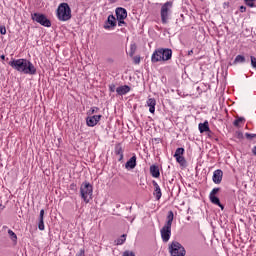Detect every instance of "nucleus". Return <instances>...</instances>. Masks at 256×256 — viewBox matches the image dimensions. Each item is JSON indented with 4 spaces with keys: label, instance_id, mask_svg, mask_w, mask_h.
Returning <instances> with one entry per match:
<instances>
[{
    "label": "nucleus",
    "instance_id": "obj_1",
    "mask_svg": "<svg viewBox=\"0 0 256 256\" xmlns=\"http://www.w3.org/2000/svg\"><path fill=\"white\" fill-rule=\"evenodd\" d=\"M10 67L18 71V73H23L24 75H35L37 73V68L27 59H13L9 62Z\"/></svg>",
    "mask_w": 256,
    "mask_h": 256
},
{
    "label": "nucleus",
    "instance_id": "obj_2",
    "mask_svg": "<svg viewBox=\"0 0 256 256\" xmlns=\"http://www.w3.org/2000/svg\"><path fill=\"white\" fill-rule=\"evenodd\" d=\"M173 55L171 49L156 50L151 57L152 63H159V61H169Z\"/></svg>",
    "mask_w": 256,
    "mask_h": 256
},
{
    "label": "nucleus",
    "instance_id": "obj_3",
    "mask_svg": "<svg viewBox=\"0 0 256 256\" xmlns=\"http://www.w3.org/2000/svg\"><path fill=\"white\" fill-rule=\"evenodd\" d=\"M57 17L59 21H69L71 19V7L67 3H61L57 9Z\"/></svg>",
    "mask_w": 256,
    "mask_h": 256
},
{
    "label": "nucleus",
    "instance_id": "obj_4",
    "mask_svg": "<svg viewBox=\"0 0 256 256\" xmlns=\"http://www.w3.org/2000/svg\"><path fill=\"white\" fill-rule=\"evenodd\" d=\"M171 9H173V2L168 1L162 4L161 10H160V17L163 25H167V23H169V17L171 16Z\"/></svg>",
    "mask_w": 256,
    "mask_h": 256
},
{
    "label": "nucleus",
    "instance_id": "obj_5",
    "mask_svg": "<svg viewBox=\"0 0 256 256\" xmlns=\"http://www.w3.org/2000/svg\"><path fill=\"white\" fill-rule=\"evenodd\" d=\"M80 194L85 203H89L93 197V186L89 182H83L80 187Z\"/></svg>",
    "mask_w": 256,
    "mask_h": 256
},
{
    "label": "nucleus",
    "instance_id": "obj_6",
    "mask_svg": "<svg viewBox=\"0 0 256 256\" xmlns=\"http://www.w3.org/2000/svg\"><path fill=\"white\" fill-rule=\"evenodd\" d=\"M168 250H169V253L171 256H185L186 255L185 247H183V245H181V243H179L177 241H173L169 245Z\"/></svg>",
    "mask_w": 256,
    "mask_h": 256
},
{
    "label": "nucleus",
    "instance_id": "obj_7",
    "mask_svg": "<svg viewBox=\"0 0 256 256\" xmlns=\"http://www.w3.org/2000/svg\"><path fill=\"white\" fill-rule=\"evenodd\" d=\"M32 19L33 21H36V23L43 25V27H51V21H49V19H47V17L41 13L32 14Z\"/></svg>",
    "mask_w": 256,
    "mask_h": 256
},
{
    "label": "nucleus",
    "instance_id": "obj_8",
    "mask_svg": "<svg viewBox=\"0 0 256 256\" xmlns=\"http://www.w3.org/2000/svg\"><path fill=\"white\" fill-rule=\"evenodd\" d=\"M116 17L118 21V26L123 27V25H125V19H127V10L125 8H117Z\"/></svg>",
    "mask_w": 256,
    "mask_h": 256
},
{
    "label": "nucleus",
    "instance_id": "obj_9",
    "mask_svg": "<svg viewBox=\"0 0 256 256\" xmlns=\"http://www.w3.org/2000/svg\"><path fill=\"white\" fill-rule=\"evenodd\" d=\"M218 193H219V188H214L210 192L209 199H210L211 203H213L214 205H218V207H221V209H223V205H221L219 198L217 196H215Z\"/></svg>",
    "mask_w": 256,
    "mask_h": 256
},
{
    "label": "nucleus",
    "instance_id": "obj_10",
    "mask_svg": "<svg viewBox=\"0 0 256 256\" xmlns=\"http://www.w3.org/2000/svg\"><path fill=\"white\" fill-rule=\"evenodd\" d=\"M161 237L164 243H167L171 239V226H163L160 230Z\"/></svg>",
    "mask_w": 256,
    "mask_h": 256
},
{
    "label": "nucleus",
    "instance_id": "obj_11",
    "mask_svg": "<svg viewBox=\"0 0 256 256\" xmlns=\"http://www.w3.org/2000/svg\"><path fill=\"white\" fill-rule=\"evenodd\" d=\"M99 121H101V115H94L86 118V124L88 127H95Z\"/></svg>",
    "mask_w": 256,
    "mask_h": 256
},
{
    "label": "nucleus",
    "instance_id": "obj_12",
    "mask_svg": "<svg viewBox=\"0 0 256 256\" xmlns=\"http://www.w3.org/2000/svg\"><path fill=\"white\" fill-rule=\"evenodd\" d=\"M115 25H117V20L115 19V16L109 15L104 25V29H113Z\"/></svg>",
    "mask_w": 256,
    "mask_h": 256
},
{
    "label": "nucleus",
    "instance_id": "obj_13",
    "mask_svg": "<svg viewBox=\"0 0 256 256\" xmlns=\"http://www.w3.org/2000/svg\"><path fill=\"white\" fill-rule=\"evenodd\" d=\"M213 182L216 183V185H219L221 181H223V171L222 170H215L213 173Z\"/></svg>",
    "mask_w": 256,
    "mask_h": 256
},
{
    "label": "nucleus",
    "instance_id": "obj_14",
    "mask_svg": "<svg viewBox=\"0 0 256 256\" xmlns=\"http://www.w3.org/2000/svg\"><path fill=\"white\" fill-rule=\"evenodd\" d=\"M126 169H135L137 167V156H132L125 164Z\"/></svg>",
    "mask_w": 256,
    "mask_h": 256
},
{
    "label": "nucleus",
    "instance_id": "obj_15",
    "mask_svg": "<svg viewBox=\"0 0 256 256\" xmlns=\"http://www.w3.org/2000/svg\"><path fill=\"white\" fill-rule=\"evenodd\" d=\"M153 186H154V197H156L157 201H159V199H161L162 197V193H161V187H159V184L155 181H153Z\"/></svg>",
    "mask_w": 256,
    "mask_h": 256
},
{
    "label": "nucleus",
    "instance_id": "obj_16",
    "mask_svg": "<svg viewBox=\"0 0 256 256\" xmlns=\"http://www.w3.org/2000/svg\"><path fill=\"white\" fill-rule=\"evenodd\" d=\"M150 174L155 179H159V177H161V172H159V166L157 165L150 166Z\"/></svg>",
    "mask_w": 256,
    "mask_h": 256
},
{
    "label": "nucleus",
    "instance_id": "obj_17",
    "mask_svg": "<svg viewBox=\"0 0 256 256\" xmlns=\"http://www.w3.org/2000/svg\"><path fill=\"white\" fill-rule=\"evenodd\" d=\"M130 91H131V88L127 85L116 88V93L118 95H127V93H129Z\"/></svg>",
    "mask_w": 256,
    "mask_h": 256
},
{
    "label": "nucleus",
    "instance_id": "obj_18",
    "mask_svg": "<svg viewBox=\"0 0 256 256\" xmlns=\"http://www.w3.org/2000/svg\"><path fill=\"white\" fill-rule=\"evenodd\" d=\"M198 129H199L200 133H209V131H211V129L209 128L208 121H205L204 123H200L198 125Z\"/></svg>",
    "mask_w": 256,
    "mask_h": 256
},
{
    "label": "nucleus",
    "instance_id": "obj_19",
    "mask_svg": "<svg viewBox=\"0 0 256 256\" xmlns=\"http://www.w3.org/2000/svg\"><path fill=\"white\" fill-rule=\"evenodd\" d=\"M146 103L150 113H155V105H157V101L154 98H149Z\"/></svg>",
    "mask_w": 256,
    "mask_h": 256
},
{
    "label": "nucleus",
    "instance_id": "obj_20",
    "mask_svg": "<svg viewBox=\"0 0 256 256\" xmlns=\"http://www.w3.org/2000/svg\"><path fill=\"white\" fill-rule=\"evenodd\" d=\"M43 217H45V210L40 211V220L38 223V229L40 231H45V223L43 222Z\"/></svg>",
    "mask_w": 256,
    "mask_h": 256
},
{
    "label": "nucleus",
    "instance_id": "obj_21",
    "mask_svg": "<svg viewBox=\"0 0 256 256\" xmlns=\"http://www.w3.org/2000/svg\"><path fill=\"white\" fill-rule=\"evenodd\" d=\"M173 219H174L173 211H169L167 216V222L164 226L171 227V225H173Z\"/></svg>",
    "mask_w": 256,
    "mask_h": 256
},
{
    "label": "nucleus",
    "instance_id": "obj_22",
    "mask_svg": "<svg viewBox=\"0 0 256 256\" xmlns=\"http://www.w3.org/2000/svg\"><path fill=\"white\" fill-rule=\"evenodd\" d=\"M8 235L13 243H17V234L13 230H8Z\"/></svg>",
    "mask_w": 256,
    "mask_h": 256
},
{
    "label": "nucleus",
    "instance_id": "obj_23",
    "mask_svg": "<svg viewBox=\"0 0 256 256\" xmlns=\"http://www.w3.org/2000/svg\"><path fill=\"white\" fill-rule=\"evenodd\" d=\"M135 51H137V46L135 44H131L130 51H129L130 57H133L135 55Z\"/></svg>",
    "mask_w": 256,
    "mask_h": 256
},
{
    "label": "nucleus",
    "instance_id": "obj_24",
    "mask_svg": "<svg viewBox=\"0 0 256 256\" xmlns=\"http://www.w3.org/2000/svg\"><path fill=\"white\" fill-rule=\"evenodd\" d=\"M234 63H245V56L243 55L236 56Z\"/></svg>",
    "mask_w": 256,
    "mask_h": 256
},
{
    "label": "nucleus",
    "instance_id": "obj_25",
    "mask_svg": "<svg viewBox=\"0 0 256 256\" xmlns=\"http://www.w3.org/2000/svg\"><path fill=\"white\" fill-rule=\"evenodd\" d=\"M241 123H245V118L240 117V118H238V119H236V120L234 121L235 127H239V125H241Z\"/></svg>",
    "mask_w": 256,
    "mask_h": 256
},
{
    "label": "nucleus",
    "instance_id": "obj_26",
    "mask_svg": "<svg viewBox=\"0 0 256 256\" xmlns=\"http://www.w3.org/2000/svg\"><path fill=\"white\" fill-rule=\"evenodd\" d=\"M183 153H185V149H183V148H178V149L175 151L174 157L183 156Z\"/></svg>",
    "mask_w": 256,
    "mask_h": 256
},
{
    "label": "nucleus",
    "instance_id": "obj_27",
    "mask_svg": "<svg viewBox=\"0 0 256 256\" xmlns=\"http://www.w3.org/2000/svg\"><path fill=\"white\" fill-rule=\"evenodd\" d=\"M177 163H179L180 165H185V158L183 156H174Z\"/></svg>",
    "mask_w": 256,
    "mask_h": 256
},
{
    "label": "nucleus",
    "instance_id": "obj_28",
    "mask_svg": "<svg viewBox=\"0 0 256 256\" xmlns=\"http://www.w3.org/2000/svg\"><path fill=\"white\" fill-rule=\"evenodd\" d=\"M126 239H127V238H126L125 234H123V235L116 241L117 245H123V244L125 243Z\"/></svg>",
    "mask_w": 256,
    "mask_h": 256
},
{
    "label": "nucleus",
    "instance_id": "obj_29",
    "mask_svg": "<svg viewBox=\"0 0 256 256\" xmlns=\"http://www.w3.org/2000/svg\"><path fill=\"white\" fill-rule=\"evenodd\" d=\"M116 154L123 157V149L120 146L116 147Z\"/></svg>",
    "mask_w": 256,
    "mask_h": 256
},
{
    "label": "nucleus",
    "instance_id": "obj_30",
    "mask_svg": "<svg viewBox=\"0 0 256 256\" xmlns=\"http://www.w3.org/2000/svg\"><path fill=\"white\" fill-rule=\"evenodd\" d=\"M0 33H1V35H5L7 33V28H5V26L1 25L0 26Z\"/></svg>",
    "mask_w": 256,
    "mask_h": 256
},
{
    "label": "nucleus",
    "instance_id": "obj_31",
    "mask_svg": "<svg viewBox=\"0 0 256 256\" xmlns=\"http://www.w3.org/2000/svg\"><path fill=\"white\" fill-rule=\"evenodd\" d=\"M251 65H252V67H254V69H256V58L255 57H253V56H251Z\"/></svg>",
    "mask_w": 256,
    "mask_h": 256
},
{
    "label": "nucleus",
    "instance_id": "obj_32",
    "mask_svg": "<svg viewBox=\"0 0 256 256\" xmlns=\"http://www.w3.org/2000/svg\"><path fill=\"white\" fill-rule=\"evenodd\" d=\"M123 256H135V253H133L132 251H125L123 253Z\"/></svg>",
    "mask_w": 256,
    "mask_h": 256
},
{
    "label": "nucleus",
    "instance_id": "obj_33",
    "mask_svg": "<svg viewBox=\"0 0 256 256\" xmlns=\"http://www.w3.org/2000/svg\"><path fill=\"white\" fill-rule=\"evenodd\" d=\"M245 136L247 139H255V137H256L255 134H249V133H246Z\"/></svg>",
    "mask_w": 256,
    "mask_h": 256
},
{
    "label": "nucleus",
    "instance_id": "obj_34",
    "mask_svg": "<svg viewBox=\"0 0 256 256\" xmlns=\"http://www.w3.org/2000/svg\"><path fill=\"white\" fill-rule=\"evenodd\" d=\"M109 90L111 91V93H115V91H117L114 84L109 86Z\"/></svg>",
    "mask_w": 256,
    "mask_h": 256
},
{
    "label": "nucleus",
    "instance_id": "obj_35",
    "mask_svg": "<svg viewBox=\"0 0 256 256\" xmlns=\"http://www.w3.org/2000/svg\"><path fill=\"white\" fill-rule=\"evenodd\" d=\"M76 256H85V250L81 249Z\"/></svg>",
    "mask_w": 256,
    "mask_h": 256
},
{
    "label": "nucleus",
    "instance_id": "obj_36",
    "mask_svg": "<svg viewBox=\"0 0 256 256\" xmlns=\"http://www.w3.org/2000/svg\"><path fill=\"white\" fill-rule=\"evenodd\" d=\"M90 115H93L94 113H97V108H91L89 111Z\"/></svg>",
    "mask_w": 256,
    "mask_h": 256
},
{
    "label": "nucleus",
    "instance_id": "obj_37",
    "mask_svg": "<svg viewBox=\"0 0 256 256\" xmlns=\"http://www.w3.org/2000/svg\"><path fill=\"white\" fill-rule=\"evenodd\" d=\"M245 2L247 5H249V7H253V0H245Z\"/></svg>",
    "mask_w": 256,
    "mask_h": 256
},
{
    "label": "nucleus",
    "instance_id": "obj_38",
    "mask_svg": "<svg viewBox=\"0 0 256 256\" xmlns=\"http://www.w3.org/2000/svg\"><path fill=\"white\" fill-rule=\"evenodd\" d=\"M245 11H247V8L245 6H241L240 7V12L245 13Z\"/></svg>",
    "mask_w": 256,
    "mask_h": 256
},
{
    "label": "nucleus",
    "instance_id": "obj_39",
    "mask_svg": "<svg viewBox=\"0 0 256 256\" xmlns=\"http://www.w3.org/2000/svg\"><path fill=\"white\" fill-rule=\"evenodd\" d=\"M252 153H253V155H256V146L253 147Z\"/></svg>",
    "mask_w": 256,
    "mask_h": 256
},
{
    "label": "nucleus",
    "instance_id": "obj_40",
    "mask_svg": "<svg viewBox=\"0 0 256 256\" xmlns=\"http://www.w3.org/2000/svg\"><path fill=\"white\" fill-rule=\"evenodd\" d=\"M0 58L2 59V61H5V55H1Z\"/></svg>",
    "mask_w": 256,
    "mask_h": 256
},
{
    "label": "nucleus",
    "instance_id": "obj_41",
    "mask_svg": "<svg viewBox=\"0 0 256 256\" xmlns=\"http://www.w3.org/2000/svg\"><path fill=\"white\" fill-rule=\"evenodd\" d=\"M140 59L139 58H135V63H139Z\"/></svg>",
    "mask_w": 256,
    "mask_h": 256
},
{
    "label": "nucleus",
    "instance_id": "obj_42",
    "mask_svg": "<svg viewBox=\"0 0 256 256\" xmlns=\"http://www.w3.org/2000/svg\"><path fill=\"white\" fill-rule=\"evenodd\" d=\"M110 3H116L117 0H109Z\"/></svg>",
    "mask_w": 256,
    "mask_h": 256
},
{
    "label": "nucleus",
    "instance_id": "obj_43",
    "mask_svg": "<svg viewBox=\"0 0 256 256\" xmlns=\"http://www.w3.org/2000/svg\"><path fill=\"white\" fill-rule=\"evenodd\" d=\"M188 55H193V50H190V51L188 52Z\"/></svg>",
    "mask_w": 256,
    "mask_h": 256
}]
</instances>
